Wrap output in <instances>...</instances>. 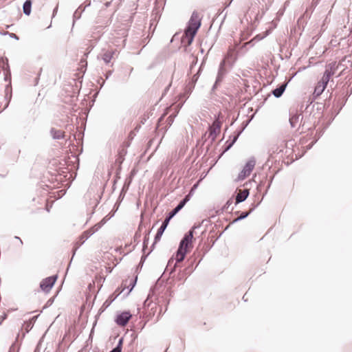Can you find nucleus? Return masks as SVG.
<instances>
[{"label":"nucleus","instance_id":"nucleus-30","mask_svg":"<svg viewBox=\"0 0 352 352\" xmlns=\"http://www.w3.org/2000/svg\"><path fill=\"white\" fill-rule=\"evenodd\" d=\"M175 116H173L172 115H170V116L168 117L167 118V122L169 124H171L172 122H173V119H174V117Z\"/></svg>","mask_w":352,"mask_h":352},{"label":"nucleus","instance_id":"nucleus-39","mask_svg":"<svg viewBox=\"0 0 352 352\" xmlns=\"http://www.w3.org/2000/svg\"><path fill=\"white\" fill-rule=\"evenodd\" d=\"M2 318H3V320L6 319V314H4Z\"/></svg>","mask_w":352,"mask_h":352},{"label":"nucleus","instance_id":"nucleus-23","mask_svg":"<svg viewBox=\"0 0 352 352\" xmlns=\"http://www.w3.org/2000/svg\"><path fill=\"white\" fill-rule=\"evenodd\" d=\"M349 67H351L349 63H348L347 62L343 63L342 65L340 66V68H342V71L341 74H340L338 75V76H340L344 72L345 69H347Z\"/></svg>","mask_w":352,"mask_h":352},{"label":"nucleus","instance_id":"nucleus-14","mask_svg":"<svg viewBox=\"0 0 352 352\" xmlns=\"http://www.w3.org/2000/svg\"><path fill=\"white\" fill-rule=\"evenodd\" d=\"M50 133L54 140H60L65 138V132L61 130L56 129L55 128H52Z\"/></svg>","mask_w":352,"mask_h":352},{"label":"nucleus","instance_id":"nucleus-22","mask_svg":"<svg viewBox=\"0 0 352 352\" xmlns=\"http://www.w3.org/2000/svg\"><path fill=\"white\" fill-rule=\"evenodd\" d=\"M252 210H253V209H251L249 212H241L240 216L238 217L234 221H238L244 219L252 212Z\"/></svg>","mask_w":352,"mask_h":352},{"label":"nucleus","instance_id":"nucleus-18","mask_svg":"<svg viewBox=\"0 0 352 352\" xmlns=\"http://www.w3.org/2000/svg\"><path fill=\"white\" fill-rule=\"evenodd\" d=\"M90 236L88 234H86L85 231L82 232L81 236L79 237L78 241L76 243V249L78 248L80 245H82L85 241L88 239Z\"/></svg>","mask_w":352,"mask_h":352},{"label":"nucleus","instance_id":"nucleus-42","mask_svg":"<svg viewBox=\"0 0 352 352\" xmlns=\"http://www.w3.org/2000/svg\"><path fill=\"white\" fill-rule=\"evenodd\" d=\"M165 352H168V349H166V350L165 351Z\"/></svg>","mask_w":352,"mask_h":352},{"label":"nucleus","instance_id":"nucleus-29","mask_svg":"<svg viewBox=\"0 0 352 352\" xmlns=\"http://www.w3.org/2000/svg\"><path fill=\"white\" fill-rule=\"evenodd\" d=\"M199 76H197L196 75H195L194 76H192V86L194 87L195 86V84L196 83L197 79H198Z\"/></svg>","mask_w":352,"mask_h":352},{"label":"nucleus","instance_id":"nucleus-34","mask_svg":"<svg viewBox=\"0 0 352 352\" xmlns=\"http://www.w3.org/2000/svg\"><path fill=\"white\" fill-rule=\"evenodd\" d=\"M122 351L119 349L118 348H114L110 352H121Z\"/></svg>","mask_w":352,"mask_h":352},{"label":"nucleus","instance_id":"nucleus-25","mask_svg":"<svg viewBox=\"0 0 352 352\" xmlns=\"http://www.w3.org/2000/svg\"><path fill=\"white\" fill-rule=\"evenodd\" d=\"M124 161V157L122 155H118V157L116 160V163L120 165Z\"/></svg>","mask_w":352,"mask_h":352},{"label":"nucleus","instance_id":"nucleus-24","mask_svg":"<svg viewBox=\"0 0 352 352\" xmlns=\"http://www.w3.org/2000/svg\"><path fill=\"white\" fill-rule=\"evenodd\" d=\"M73 17H74V23L75 22L76 20L78 19L80 17V12L78 11V9L74 12Z\"/></svg>","mask_w":352,"mask_h":352},{"label":"nucleus","instance_id":"nucleus-10","mask_svg":"<svg viewBox=\"0 0 352 352\" xmlns=\"http://www.w3.org/2000/svg\"><path fill=\"white\" fill-rule=\"evenodd\" d=\"M226 73V70L225 68V60H222L219 65L217 79H216L215 83L212 87V90H214L217 87L218 84L222 80Z\"/></svg>","mask_w":352,"mask_h":352},{"label":"nucleus","instance_id":"nucleus-20","mask_svg":"<svg viewBox=\"0 0 352 352\" xmlns=\"http://www.w3.org/2000/svg\"><path fill=\"white\" fill-rule=\"evenodd\" d=\"M333 76V74H331V73H329V72H327L325 70L324 74H323V76L321 79V80L320 82H321V83L324 84V85H327L329 80H330V78Z\"/></svg>","mask_w":352,"mask_h":352},{"label":"nucleus","instance_id":"nucleus-8","mask_svg":"<svg viewBox=\"0 0 352 352\" xmlns=\"http://www.w3.org/2000/svg\"><path fill=\"white\" fill-rule=\"evenodd\" d=\"M131 316L129 311H124L117 315L115 321L119 326L124 327L128 323Z\"/></svg>","mask_w":352,"mask_h":352},{"label":"nucleus","instance_id":"nucleus-32","mask_svg":"<svg viewBox=\"0 0 352 352\" xmlns=\"http://www.w3.org/2000/svg\"><path fill=\"white\" fill-rule=\"evenodd\" d=\"M236 139H237V137H235V138H234V140H232V142H231V143H230V144L227 146V148H226V151L228 150V149H229V148H230L233 145V144L235 142V141L236 140Z\"/></svg>","mask_w":352,"mask_h":352},{"label":"nucleus","instance_id":"nucleus-1","mask_svg":"<svg viewBox=\"0 0 352 352\" xmlns=\"http://www.w3.org/2000/svg\"><path fill=\"white\" fill-rule=\"evenodd\" d=\"M200 26L201 18L199 17V14L194 11L188 21V26L185 30L184 35L182 38V42L186 43L188 45H190Z\"/></svg>","mask_w":352,"mask_h":352},{"label":"nucleus","instance_id":"nucleus-37","mask_svg":"<svg viewBox=\"0 0 352 352\" xmlns=\"http://www.w3.org/2000/svg\"><path fill=\"white\" fill-rule=\"evenodd\" d=\"M15 238L19 240L20 243H21V245L23 244V241H22V240H21L19 237H18V236H15Z\"/></svg>","mask_w":352,"mask_h":352},{"label":"nucleus","instance_id":"nucleus-6","mask_svg":"<svg viewBox=\"0 0 352 352\" xmlns=\"http://www.w3.org/2000/svg\"><path fill=\"white\" fill-rule=\"evenodd\" d=\"M196 228V226H193L192 228L184 235V238L180 241L179 248L187 250L188 245L192 243V239L193 238V230Z\"/></svg>","mask_w":352,"mask_h":352},{"label":"nucleus","instance_id":"nucleus-5","mask_svg":"<svg viewBox=\"0 0 352 352\" xmlns=\"http://www.w3.org/2000/svg\"><path fill=\"white\" fill-rule=\"evenodd\" d=\"M56 278L57 276H52L43 279L40 283L41 289L45 292H50L54 285Z\"/></svg>","mask_w":352,"mask_h":352},{"label":"nucleus","instance_id":"nucleus-27","mask_svg":"<svg viewBox=\"0 0 352 352\" xmlns=\"http://www.w3.org/2000/svg\"><path fill=\"white\" fill-rule=\"evenodd\" d=\"M2 61H3V69L4 70H8L9 72V65H8V60L7 59L6 60V63H5L3 59H2Z\"/></svg>","mask_w":352,"mask_h":352},{"label":"nucleus","instance_id":"nucleus-26","mask_svg":"<svg viewBox=\"0 0 352 352\" xmlns=\"http://www.w3.org/2000/svg\"><path fill=\"white\" fill-rule=\"evenodd\" d=\"M148 243V237L145 236L144 239V243H143V251H144V250L147 247Z\"/></svg>","mask_w":352,"mask_h":352},{"label":"nucleus","instance_id":"nucleus-21","mask_svg":"<svg viewBox=\"0 0 352 352\" xmlns=\"http://www.w3.org/2000/svg\"><path fill=\"white\" fill-rule=\"evenodd\" d=\"M100 228L99 224L95 225L94 227L85 231L86 234H88L89 236L93 235L96 232H97Z\"/></svg>","mask_w":352,"mask_h":352},{"label":"nucleus","instance_id":"nucleus-31","mask_svg":"<svg viewBox=\"0 0 352 352\" xmlns=\"http://www.w3.org/2000/svg\"><path fill=\"white\" fill-rule=\"evenodd\" d=\"M126 153V151L124 148H122L118 153V155H122V157H124V155Z\"/></svg>","mask_w":352,"mask_h":352},{"label":"nucleus","instance_id":"nucleus-12","mask_svg":"<svg viewBox=\"0 0 352 352\" xmlns=\"http://www.w3.org/2000/svg\"><path fill=\"white\" fill-rule=\"evenodd\" d=\"M302 117L300 114L296 113V112H291L290 113V117H289V123L292 128L296 127L300 120H301Z\"/></svg>","mask_w":352,"mask_h":352},{"label":"nucleus","instance_id":"nucleus-16","mask_svg":"<svg viewBox=\"0 0 352 352\" xmlns=\"http://www.w3.org/2000/svg\"><path fill=\"white\" fill-rule=\"evenodd\" d=\"M115 54V52L112 50H109L105 52L102 55V60L106 64L110 63L111 60L113 58V56Z\"/></svg>","mask_w":352,"mask_h":352},{"label":"nucleus","instance_id":"nucleus-15","mask_svg":"<svg viewBox=\"0 0 352 352\" xmlns=\"http://www.w3.org/2000/svg\"><path fill=\"white\" fill-rule=\"evenodd\" d=\"M286 87H287V84L283 83V84L280 85L278 87L274 89L272 91V94L274 96V97H276V98L280 97L283 95V92L285 91Z\"/></svg>","mask_w":352,"mask_h":352},{"label":"nucleus","instance_id":"nucleus-7","mask_svg":"<svg viewBox=\"0 0 352 352\" xmlns=\"http://www.w3.org/2000/svg\"><path fill=\"white\" fill-rule=\"evenodd\" d=\"M221 126V122L219 121V118H216L212 124L210 126L209 131H210V135L209 136L212 138V140H214L217 135L220 132Z\"/></svg>","mask_w":352,"mask_h":352},{"label":"nucleus","instance_id":"nucleus-13","mask_svg":"<svg viewBox=\"0 0 352 352\" xmlns=\"http://www.w3.org/2000/svg\"><path fill=\"white\" fill-rule=\"evenodd\" d=\"M249 195V190L248 189H243L242 190H239V192L237 193L235 200L236 204H239L241 202L244 201Z\"/></svg>","mask_w":352,"mask_h":352},{"label":"nucleus","instance_id":"nucleus-35","mask_svg":"<svg viewBox=\"0 0 352 352\" xmlns=\"http://www.w3.org/2000/svg\"><path fill=\"white\" fill-rule=\"evenodd\" d=\"M135 283H136V280H135L133 281V283H131V289H130V291H131V289L133 288V287H134V285H135Z\"/></svg>","mask_w":352,"mask_h":352},{"label":"nucleus","instance_id":"nucleus-2","mask_svg":"<svg viewBox=\"0 0 352 352\" xmlns=\"http://www.w3.org/2000/svg\"><path fill=\"white\" fill-rule=\"evenodd\" d=\"M256 165V160L254 157L249 158L246 164H245L242 170L239 173L237 177V181H243L247 177H248Z\"/></svg>","mask_w":352,"mask_h":352},{"label":"nucleus","instance_id":"nucleus-3","mask_svg":"<svg viewBox=\"0 0 352 352\" xmlns=\"http://www.w3.org/2000/svg\"><path fill=\"white\" fill-rule=\"evenodd\" d=\"M169 221L170 220L166 217L164 221L162 222L161 226L160 227V228L157 230V234H155L154 242L151 246V250L148 252V254L146 255L142 256L140 263H143L146 257L153 251L155 245L160 240L164 230H166V228L169 223Z\"/></svg>","mask_w":352,"mask_h":352},{"label":"nucleus","instance_id":"nucleus-19","mask_svg":"<svg viewBox=\"0 0 352 352\" xmlns=\"http://www.w3.org/2000/svg\"><path fill=\"white\" fill-rule=\"evenodd\" d=\"M326 87L327 86L321 83V82H319L315 87L314 94L320 96L323 92Z\"/></svg>","mask_w":352,"mask_h":352},{"label":"nucleus","instance_id":"nucleus-28","mask_svg":"<svg viewBox=\"0 0 352 352\" xmlns=\"http://www.w3.org/2000/svg\"><path fill=\"white\" fill-rule=\"evenodd\" d=\"M122 343H123V338H120L119 340L117 346H116V348H118L119 349H120L122 351Z\"/></svg>","mask_w":352,"mask_h":352},{"label":"nucleus","instance_id":"nucleus-9","mask_svg":"<svg viewBox=\"0 0 352 352\" xmlns=\"http://www.w3.org/2000/svg\"><path fill=\"white\" fill-rule=\"evenodd\" d=\"M190 199V194L187 195L179 204L173 210H171L166 218H168L169 220H170L179 210H181L186 204L189 201Z\"/></svg>","mask_w":352,"mask_h":352},{"label":"nucleus","instance_id":"nucleus-38","mask_svg":"<svg viewBox=\"0 0 352 352\" xmlns=\"http://www.w3.org/2000/svg\"><path fill=\"white\" fill-rule=\"evenodd\" d=\"M110 3H111V2H107V3H105V6H106V7L109 6Z\"/></svg>","mask_w":352,"mask_h":352},{"label":"nucleus","instance_id":"nucleus-4","mask_svg":"<svg viewBox=\"0 0 352 352\" xmlns=\"http://www.w3.org/2000/svg\"><path fill=\"white\" fill-rule=\"evenodd\" d=\"M347 62L352 66V56H344L340 61L337 64L336 62H332L326 66V71L329 72L331 74H334L340 68V65H342L343 63Z\"/></svg>","mask_w":352,"mask_h":352},{"label":"nucleus","instance_id":"nucleus-36","mask_svg":"<svg viewBox=\"0 0 352 352\" xmlns=\"http://www.w3.org/2000/svg\"><path fill=\"white\" fill-rule=\"evenodd\" d=\"M11 37L18 39V36L15 34H13V33L11 34Z\"/></svg>","mask_w":352,"mask_h":352},{"label":"nucleus","instance_id":"nucleus-33","mask_svg":"<svg viewBox=\"0 0 352 352\" xmlns=\"http://www.w3.org/2000/svg\"><path fill=\"white\" fill-rule=\"evenodd\" d=\"M173 261H174V260H173V258H170V259L168 261V265H167V268L171 265V264L173 263Z\"/></svg>","mask_w":352,"mask_h":352},{"label":"nucleus","instance_id":"nucleus-41","mask_svg":"<svg viewBox=\"0 0 352 352\" xmlns=\"http://www.w3.org/2000/svg\"><path fill=\"white\" fill-rule=\"evenodd\" d=\"M56 10H57V8H55V9H54V12H56Z\"/></svg>","mask_w":352,"mask_h":352},{"label":"nucleus","instance_id":"nucleus-17","mask_svg":"<svg viewBox=\"0 0 352 352\" xmlns=\"http://www.w3.org/2000/svg\"><path fill=\"white\" fill-rule=\"evenodd\" d=\"M32 1L31 0H26L23 6V13L25 15H30L31 13V8H32Z\"/></svg>","mask_w":352,"mask_h":352},{"label":"nucleus","instance_id":"nucleus-11","mask_svg":"<svg viewBox=\"0 0 352 352\" xmlns=\"http://www.w3.org/2000/svg\"><path fill=\"white\" fill-rule=\"evenodd\" d=\"M186 252V250L181 249L180 248H178L175 256L176 262L174 264L173 269L170 270V273H172L175 270L177 263H180L184 261Z\"/></svg>","mask_w":352,"mask_h":352},{"label":"nucleus","instance_id":"nucleus-40","mask_svg":"<svg viewBox=\"0 0 352 352\" xmlns=\"http://www.w3.org/2000/svg\"><path fill=\"white\" fill-rule=\"evenodd\" d=\"M193 271V269H191L190 271H189V273H190L191 272Z\"/></svg>","mask_w":352,"mask_h":352}]
</instances>
